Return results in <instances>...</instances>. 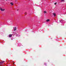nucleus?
<instances>
[{"instance_id":"nucleus-1","label":"nucleus","mask_w":66,"mask_h":66,"mask_svg":"<svg viewBox=\"0 0 66 66\" xmlns=\"http://www.w3.org/2000/svg\"><path fill=\"white\" fill-rule=\"evenodd\" d=\"M0 10H1V11L3 12V11H4L5 10V9H3L1 8H0Z\"/></svg>"},{"instance_id":"nucleus-2","label":"nucleus","mask_w":66,"mask_h":66,"mask_svg":"<svg viewBox=\"0 0 66 66\" xmlns=\"http://www.w3.org/2000/svg\"><path fill=\"white\" fill-rule=\"evenodd\" d=\"M12 36V34H10L9 35V37H11Z\"/></svg>"},{"instance_id":"nucleus-3","label":"nucleus","mask_w":66,"mask_h":66,"mask_svg":"<svg viewBox=\"0 0 66 66\" xmlns=\"http://www.w3.org/2000/svg\"><path fill=\"white\" fill-rule=\"evenodd\" d=\"M44 14H46V13H47V11H44Z\"/></svg>"},{"instance_id":"nucleus-4","label":"nucleus","mask_w":66,"mask_h":66,"mask_svg":"<svg viewBox=\"0 0 66 66\" xmlns=\"http://www.w3.org/2000/svg\"><path fill=\"white\" fill-rule=\"evenodd\" d=\"M50 21V20L49 19H47L46 20V22H49Z\"/></svg>"},{"instance_id":"nucleus-5","label":"nucleus","mask_w":66,"mask_h":66,"mask_svg":"<svg viewBox=\"0 0 66 66\" xmlns=\"http://www.w3.org/2000/svg\"><path fill=\"white\" fill-rule=\"evenodd\" d=\"M4 62V61H3L2 62H0V64H2Z\"/></svg>"},{"instance_id":"nucleus-6","label":"nucleus","mask_w":66,"mask_h":66,"mask_svg":"<svg viewBox=\"0 0 66 66\" xmlns=\"http://www.w3.org/2000/svg\"><path fill=\"white\" fill-rule=\"evenodd\" d=\"M16 27H15L14 28V31H16Z\"/></svg>"},{"instance_id":"nucleus-7","label":"nucleus","mask_w":66,"mask_h":66,"mask_svg":"<svg viewBox=\"0 0 66 66\" xmlns=\"http://www.w3.org/2000/svg\"><path fill=\"white\" fill-rule=\"evenodd\" d=\"M53 15H54V16H55L56 15V14L55 13H53Z\"/></svg>"},{"instance_id":"nucleus-8","label":"nucleus","mask_w":66,"mask_h":66,"mask_svg":"<svg viewBox=\"0 0 66 66\" xmlns=\"http://www.w3.org/2000/svg\"><path fill=\"white\" fill-rule=\"evenodd\" d=\"M11 4V5H13V3H10Z\"/></svg>"},{"instance_id":"nucleus-9","label":"nucleus","mask_w":66,"mask_h":66,"mask_svg":"<svg viewBox=\"0 0 66 66\" xmlns=\"http://www.w3.org/2000/svg\"><path fill=\"white\" fill-rule=\"evenodd\" d=\"M61 1V2H62V1H64V0H62Z\"/></svg>"},{"instance_id":"nucleus-10","label":"nucleus","mask_w":66,"mask_h":66,"mask_svg":"<svg viewBox=\"0 0 66 66\" xmlns=\"http://www.w3.org/2000/svg\"><path fill=\"white\" fill-rule=\"evenodd\" d=\"M56 3H55L54 4L55 5H56Z\"/></svg>"},{"instance_id":"nucleus-11","label":"nucleus","mask_w":66,"mask_h":66,"mask_svg":"<svg viewBox=\"0 0 66 66\" xmlns=\"http://www.w3.org/2000/svg\"><path fill=\"white\" fill-rule=\"evenodd\" d=\"M61 21H60V22H61Z\"/></svg>"},{"instance_id":"nucleus-12","label":"nucleus","mask_w":66,"mask_h":66,"mask_svg":"<svg viewBox=\"0 0 66 66\" xmlns=\"http://www.w3.org/2000/svg\"><path fill=\"white\" fill-rule=\"evenodd\" d=\"M7 1V0H6Z\"/></svg>"}]
</instances>
